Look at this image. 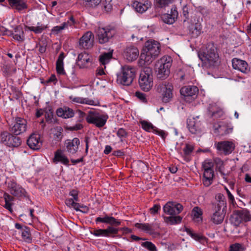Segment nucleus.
Segmentation results:
<instances>
[{
	"label": "nucleus",
	"instance_id": "f257e3e1",
	"mask_svg": "<svg viewBox=\"0 0 251 251\" xmlns=\"http://www.w3.org/2000/svg\"><path fill=\"white\" fill-rule=\"evenodd\" d=\"M202 66L208 68L216 66L218 63L219 55L217 48L213 44H208L205 49L198 53Z\"/></svg>",
	"mask_w": 251,
	"mask_h": 251
},
{
	"label": "nucleus",
	"instance_id": "f03ea898",
	"mask_svg": "<svg viewBox=\"0 0 251 251\" xmlns=\"http://www.w3.org/2000/svg\"><path fill=\"white\" fill-rule=\"evenodd\" d=\"M160 52V43L155 40H148L142 49L140 59L144 61V64L149 65L158 57Z\"/></svg>",
	"mask_w": 251,
	"mask_h": 251
},
{
	"label": "nucleus",
	"instance_id": "7ed1b4c3",
	"mask_svg": "<svg viewBox=\"0 0 251 251\" xmlns=\"http://www.w3.org/2000/svg\"><path fill=\"white\" fill-rule=\"evenodd\" d=\"M136 68L128 65L121 68V72L117 74V81L124 86L130 85L136 77Z\"/></svg>",
	"mask_w": 251,
	"mask_h": 251
},
{
	"label": "nucleus",
	"instance_id": "20e7f679",
	"mask_svg": "<svg viewBox=\"0 0 251 251\" xmlns=\"http://www.w3.org/2000/svg\"><path fill=\"white\" fill-rule=\"evenodd\" d=\"M172 63V59L169 56H164L158 61L156 64V72L158 78L163 79L169 75Z\"/></svg>",
	"mask_w": 251,
	"mask_h": 251
},
{
	"label": "nucleus",
	"instance_id": "39448f33",
	"mask_svg": "<svg viewBox=\"0 0 251 251\" xmlns=\"http://www.w3.org/2000/svg\"><path fill=\"white\" fill-rule=\"evenodd\" d=\"M139 84L141 89L144 91H149L153 86V76L151 68H145L140 74Z\"/></svg>",
	"mask_w": 251,
	"mask_h": 251
},
{
	"label": "nucleus",
	"instance_id": "423d86ee",
	"mask_svg": "<svg viewBox=\"0 0 251 251\" xmlns=\"http://www.w3.org/2000/svg\"><path fill=\"white\" fill-rule=\"evenodd\" d=\"M107 118V115L93 111H89L86 117V120L88 123L94 124L98 127L103 126Z\"/></svg>",
	"mask_w": 251,
	"mask_h": 251
},
{
	"label": "nucleus",
	"instance_id": "0eeeda50",
	"mask_svg": "<svg viewBox=\"0 0 251 251\" xmlns=\"http://www.w3.org/2000/svg\"><path fill=\"white\" fill-rule=\"evenodd\" d=\"M27 129V122L25 119L17 117L10 125L9 131L15 135H20L26 131Z\"/></svg>",
	"mask_w": 251,
	"mask_h": 251
},
{
	"label": "nucleus",
	"instance_id": "6e6552de",
	"mask_svg": "<svg viewBox=\"0 0 251 251\" xmlns=\"http://www.w3.org/2000/svg\"><path fill=\"white\" fill-rule=\"evenodd\" d=\"M78 192L75 190L73 189L69 192V196L72 197V198H68L65 200V203L66 205L70 207L73 208L76 211H83L82 210H80L79 208H83L85 211H88V208L86 206L80 205L79 203L77 202L79 201L78 198Z\"/></svg>",
	"mask_w": 251,
	"mask_h": 251
},
{
	"label": "nucleus",
	"instance_id": "1a4fd4ad",
	"mask_svg": "<svg viewBox=\"0 0 251 251\" xmlns=\"http://www.w3.org/2000/svg\"><path fill=\"white\" fill-rule=\"evenodd\" d=\"M97 36L99 43H107L115 34V30L109 27H99L96 30Z\"/></svg>",
	"mask_w": 251,
	"mask_h": 251
},
{
	"label": "nucleus",
	"instance_id": "9d476101",
	"mask_svg": "<svg viewBox=\"0 0 251 251\" xmlns=\"http://www.w3.org/2000/svg\"><path fill=\"white\" fill-rule=\"evenodd\" d=\"M180 93L186 101L191 102L197 98L199 89L196 86H186L181 88Z\"/></svg>",
	"mask_w": 251,
	"mask_h": 251
},
{
	"label": "nucleus",
	"instance_id": "9b49d317",
	"mask_svg": "<svg viewBox=\"0 0 251 251\" xmlns=\"http://www.w3.org/2000/svg\"><path fill=\"white\" fill-rule=\"evenodd\" d=\"M173 85L167 82L159 84L158 86V91L162 92V100L163 102L167 103L169 102L173 98Z\"/></svg>",
	"mask_w": 251,
	"mask_h": 251
},
{
	"label": "nucleus",
	"instance_id": "f8f14e48",
	"mask_svg": "<svg viewBox=\"0 0 251 251\" xmlns=\"http://www.w3.org/2000/svg\"><path fill=\"white\" fill-rule=\"evenodd\" d=\"M251 221V215L247 209L236 211L232 217V222L235 226H238L243 222Z\"/></svg>",
	"mask_w": 251,
	"mask_h": 251
},
{
	"label": "nucleus",
	"instance_id": "ddd939ff",
	"mask_svg": "<svg viewBox=\"0 0 251 251\" xmlns=\"http://www.w3.org/2000/svg\"><path fill=\"white\" fill-rule=\"evenodd\" d=\"M215 146L221 154L227 155L234 150L235 145L231 141H223L215 143Z\"/></svg>",
	"mask_w": 251,
	"mask_h": 251
},
{
	"label": "nucleus",
	"instance_id": "4468645a",
	"mask_svg": "<svg viewBox=\"0 0 251 251\" xmlns=\"http://www.w3.org/2000/svg\"><path fill=\"white\" fill-rule=\"evenodd\" d=\"M226 209L213 206L212 213L210 216V221L215 225L223 223L226 213Z\"/></svg>",
	"mask_w": 251,
	"mask_h": 251
},
{
	"label": "nucleus",
	"instance_id": "2eb2a0df",
	"mask_svg": "<svg viewBox=\"0 0 251 251\" xmlns=\"http://www.w3.org/2000/svg\"><path fill=\"white\" fill-rule=\"evenodd\" d=\"M163 211L166 214L174 216L179 214L183 210V206L176 202L168 201L163 206Z\"/></svg>",
	"mask_w": 251,
	"mask_h": 251
},
{
	"label": "nucleus",
	"instance_id": "dca6fc26",
	"mask_svg": "<svg viewBox=\"0 0 251 251\" xmlns=\"http://www.w3.org/2000/svg\"><path fill=\"white\" fill-rule=\"evenodd\" d=\"M8 188L10 194L14 197L20 198L26 196L25 190L13 180L8 182Z\"/></svg>",
	"mask_w": 251,
	"mask_h": 251
},
{
	"label": "nucleus",
	"instance_id": "f3484780",
	"mask_svg": "<svg viewBox=\"0 0 251 251\" xmlns=\"http://www.w3.org/2000/svg\"><path fill=\"white\" fill-rule=\"evenodd\" d=\"M94 36L91 31H87L79 39V45L80 48L88 49L93 45Z\"/></svg>",
	"mask_w": 251,
	"mask_h": 251
},
{
	"label": "nucleus",
	"instance_id": "a211bd4d",
	"mask_svg": "<svg viewBox=\"0 0 251 251\" xmlns=\"http://www.w3.org/2000/svg\"><path fill=\"white\" fill-rule=\"evenodd\" d=\"M118 229L112 226H108L106 229H95L91 231V233L96 237H109L111 234H116Z\"/></svg>",
	"mask_w": 251,
	"mask_h": 251
},
{
	"label": "nucleus",
	"instance_id": "6ab92c4d",
	"mask_svg": "<svg viewBox=\"0 0 251 251\" xmlns=\"http://www.w3.org/2000/svg\"><path fill=\"white\" fill-rule=\"evenodd\" d=\"M139 50L133 46L126 48L124 51V57L128 61L132 62L135 60L139 56Z\"/></svg>",
	"mask_w": 251,
	"mask_h": 251
},
{
	"label": "nucleus",
	"instance_id": "aec40b11",
	"mask_svg": "<svg viewBox=\"0 0 251 251\" xmlns=\"http://www.w3.org/2000/svg\"><path fill=\"white\" fill-rule=\"evenodd\" d=\"M232 65L233 69L238 70L242 73L247 74L250 71L248 64L245 60L234 58L232 60Z\"/></svg>",
	"mask_w": 251,
	"mask_h": 251
},
{
	"label": "nucleus",
	"instance_id": "412c9836",
	"mask_svg": "<svg viewBox=\"0 0 251 251\" xmlns=\"http://www.w3.org/2000/svg\"><path fill=\"white\" fill-rule=\"evenodd\" d=\"M79 144L80 141L77 138H75L73 140H67L65 143L67 151L72 154H75L77 151Z\"/></svg>",
	"mask_w": 251,
	"mask_h": 251
},
{
	"label": "nucleus",
	"instance_id": "4be33fe9",
	"mask_svg": "<svg viewBox=\"0 0 251 251\" xmlns=\"http://www.w3.org/2000/svg\"><path fill=\"white\" fill-rule=\"evenodd\" d=\"M27 144L32 150L39 149L42 146V142L40 140L39 135L31 134L27 140Z\"/></svg>",
	"mask_w": 251,
	"mask_h": 251
},
{
	"label": "nucleus",
	"instance_id": "5701e85b",
	"mask_svg": "<svg viewBox=\"0 0 251 251\" xmlns=\"http://www.w3.org/2000/svg\"><path fill=\"white\" fill-rule=\"evenodd\" d=\"M178 12L176 7L172 8L171 9L170 13L164 14L161 16V19L164 23L171 25L173 24L177 19Z\"/></svg>",
	"mask_w": 251,
	"mask_h": 251
},
{
	"label": "nucleus",
	"instance_id": "b1692460",
	"mask_svg": "<svg viewBox=\"0 0 251 251\" xmlns=\"http://www.w3.org/2000/svg\"><path fill=\"white\" fill-rule=\"evenodd\" d=\"M92 61L91 56L86 52H84L78 54L77 64L80 68H83L88 67L89 63Z\"/></svg>",
	"mask_w": 251,
	"mask_h": 251
},
{
	"label": "nucleus",
	"instance_id": "393cba45",
	"mask_svg": "<svg viewBox=\"0 0 251 251\" xmlns=\"http://www.w3.org/2000/svg\"><path fill=\"white\" fill-rule=\"evenodd\" d=\"M187 127L192 134H196L201 131L200 121L195 118H189L187 121Z\"/></svg>",
	"mask_w": 251,
	"mask_h": 251
},
{
	"label": "nucleus",
	"instance_id": "a878e982",
	"mask_svg": "<svg viewBox=\"0 0 251 251\" xmlns=\"http://www.w3.org/2000/svg\"><path fill=\"white\" fill-rule=\"evenodd\" d=\"M151 3L149 0L144 1H135L133 3V7L139 13H143L151 7Z\"/></svg>",
	"mask_w": 251,
	"mask_h": 251
},
{
	"label": "nucleus",
	"instance_id": "bb28decb",
	"mask_svg": "<svg viewBox=\"0 0 251 251\" xmlns=\"http://www.w3.org/2000/svg\"><path fill=\"white\" fill-rule=\"evenodd\" d=\"M53 160L55 163L60 162L65 165H68L69 163L68 158L61 150H58L56 151Z\"/></svg>",
	"mask_w": 251,
	"mask_h": 251
},
{
	"label": "nucleus",
	"instance_id": "cd10ccee",
	"mask_svg": "<svg viewBox=\"0 0 251 251\" xmlns=\"http://www.w3.org/2000/svg\"><path fill=\"white\" fill-rule=\"evenodd\" d=\"M208 112L212 117L218 118L223 115V112L217 103H211L208 107Z\"/></svg>",
	"mask_w": 251,
	"mask_h": 251
},
{
	"label": "nucleus",
	"instance_id": "c85d7f7f",
	"mask_svg": "<svg viewBox=\"0 0 251 251\" xmlns=\"http://www.w3.org/2000/svg\"><path fill=\"white\" fill-rule=\"evenodd\" d=\"M12 32V36L15 40L19 43H22L25 41V33L22 27L20 26H16Z\"/></svg>",
	"mask_w": 251,
	"mask_h": 251
},
{
	"label": "nucleus",
	"instance_id": "c756f323",
	"mask_svg": "<svg viewBox=\"0 0 251 251\" xmlns=\"http://www.w3.org/2000/svg\"><path fill=\"white\" fill-rule=\"evenodd\" d=\"M96 222L97 223L99 222L106 223L110 224L114 226H118L121 224V222L117 220L115 218L113 217L106 215L104 217H98L96 219Z\"/></svg>",
	"mask_w": 251,
	"mask_h": 251
},
{
	"label": "nucleus",
	"instance_id": "7c9ffc66",
	"mask_svg": "<svg viewBox=\"0 0 251 251\" xmlns=\"http://www.w3.org/2000/svg\"><path fill=\"white\" fill-rule=\"evenodd\" d=\"M56 114L59 117L67 119L73 117L74 115V112L73 109L70 108H60L57 109Z\"/></svg>",
	"mask_w": 251,
	"mask_h": 251
},
{
	"label": "nucleus",
	"instance_id": "2f4dec72",
	"mask_svg": "<svg viewBox=\"0 0 251 251\" xmlns=\"http://www.w3.org/2000/svg\"><path fill=\"white\" fill-rule=\"evenodd\" d=\"M213 176V170L204 171L202 181L205 186L208 187L212 184Z\"/></svg>",
	"mask_w": 251,
	"mask_h": 251
},
{
	"label": "nucleus",
	"instance_id": "473e14b6",
	"mask_svg": "<svg viewBox=\"0 0 251 251\" xmlns=\"http://www.w3.org/2000/svg\"><path fill=\"white\" fill-rule=\"evenodd\" d=\"M201 27L200 24H192L189 26V34L194 38L199 36L201 33Z\"/></svg>",
	"mask_w": 251,
	"mask_h": 251
},
{
	"label": "nucleus",
	"instance_id": "72a5a7b5",
	"mask_svg": "<svg viewBox=\"0 0 251 251\" xmlns=\"http://www.w3.org/2000/svg\"><path fill=\"white\" fill-rule=\"evenodd\" d=\"M70 99L74 102L81 103V104H86L91 105H95V102L93 100H90L88 98H84L78 97L70 96Z\"/></svg>",
	"mask_w": 251,
	"mask_h": 251
},
{
	"label": "nucleus",
	"instance_id": "f704fd0d",
	"mask_svg": "<svg viewBox=\"0 0 251 251\" xmlns=\"http://www.w3.org/2000/svg\"><path fill=\"white\" fill-rule=\"evenodd\" d=\"M64 58V53L61 52L60 53L56 63V71L59 74H64L63 60Z\"/></svg>",
	"mask_w": 251,
	"mask_h": 251
},
{
	"label": "nucleus",
	"instance_id": "c9c22d12",
	"mask_svg": "<svg viewBox=\"0 0 251 251\" xmlns=\"http://www.w3.org/2000/svg\"><path fill=\"white\" fill-rule=\"evenodd\" d=\"M135 226L151 234L154 231L153 224L136 223Z\"/></svg>",
	"mask_w": 251,
	"mask_h": 251
},
{
	"label": "nucleus",
	"instance_id": "e433bc0d",
	"mask_svg": "<svg viewBox=\"0 0 251 251\" xmlns=\"http://www.w3.org/2000/svg\"><path fill=\"white\" fill-rule=\"evenodd\" d=\"M12 133L7 131H4L1 133L0 135V142L5 145L9 147L11 140Z\"/></svg>",
	"mask_w": 251,
	"mask_h": 251
},
{
	"label": "nucleus",
	"instance_id": "4c0bfd02",
	"mask_svg": "<svg viewBox=\"0 0 251 251\" xmlns=\"http://www.w3.org/2000/svg\"><path fill=\"white\" fill-rule=\"evenodd\" d=\"M202 211L198 206L194 207L192 211V216L193 219L197 222L202 221Z\"/></svg>",
	"mask_w": 251,
	"mask_h": 251
},
{
	"label": "nucleus",
	"instance_id": "58836bf2",
	"mask_svg": "<svg viewBox=\"0 0 251 251\" xmlns=\"http://www.w3.org/2000/svg\"><path fill=\"white\" fill-rule=\"evenodd\" d=\"M217 202L213 204V206L219 207L221 206L222 208H226V202L225 196L222 194H218L216 196Z\"/></svg>",
	"mask_w": 251,
	"mask_h": 251
},
{
	"label": "nucleus",
	"instance_id": "ea45409f",
	"mask_svg": "<svg viewBox=\"0 0 251 251\" xmlns=\"http://www.w3.org/2000/svg\"><path fill=\"white\" fill-rule=\"evenodd\" d=\"M21 232L22 238L25 241L28 243L31 242L32 238L31 237L29 228L28 227L26 226H24V228Z\"/></svg>",
	"mask_w": 251,
	"mask_h": 251
},
{
	"label": "nucleus",
	"instance_id": "a19ab883",
	"mask_svg": "<svg viewBox=\"0 0 251 251\" xmlns=\"http://www.w3.org/2000/svg\"><path fill=\"white\" fill-rule=\"evenodd\" d=\"M140 123L143 129L147 131H152L153 132L154 130H156V127L150 122L143 120L141 121Z\"/></svg>",
	"mask_w": 251,
	"mask_h": 251
},
{
	"label": "nucleus",
	"instance_id": "79ce46f5",
	"mask_svg": "<svg viewBox=\"0 0 251 251\" xmlns=\"http://www.w3.org/2000/svg\"><path fill=\"white\" fill-rule=\"evenodd\" d=\"M174 216L165 217V222L171 225L180 223L182 220V218L179 216Z\"/></svg>",
	"mask_w": 251,
	"mask_h": 251
},
{
	"label": "nucleus",
	"instance_id": "37998d69",
	"mask_svg": "<svg viewBox=\"0 0 251 251\" xmlns=\"http://www.w3.org/2000/svg\"><path fill=\"white\" fill-rule=\"evenodd\" d=\"M112 52L109 51L108 52L104 53L100 55V56L99 60L101 64L105 65V64L109 62L110 60L112 58Z\"/></svg>",
	"mask_w": 251,
	"mask_h": 251
},
{
	"label": "nucleus",
	"instance_id": "c03bdc74",
	"mask_svg": "<svg viewBox=\"0 0 251 251\" xmlns=\"http://www.w3.org/2000/svg\"><path fill=\"white\" fill-rule=\"evenodd\" d=\"M9 1L18 10H22L26 7L25 3L22 0H9Z\"/></svg>",
	"mask_w": 251,
	"mask_h": 251
},
{
	"label": "nucleus",
	"instance_id": "a18cd8bd",
	"mask_svg": "<svg viewBox=\"0 0 251 251\" xmlns=\"http://www.w3.org/2000/svg\"><path fill=\"white\" fill-rule=\"evenodd\" d=\"M186 231L188 234L191 236L192 238L199 242L204 241L205 238L201 234H199L196 233H194L190 229L186 228Z\"/></svg>",
	"mask_w": 251,
	"mask_h": 251
},
{
	"label": "nucleus",
	"instance_id": "49530a36",
	"mask_svg": "<svg viewBox=\"0 0 251 251\" xmlns=\"http://www.w3.org/2000/svg\"><path fill=\"white\" fill-rule=\"evenodd\" d=\"M214 127L215 128V130L222 135L226 134L229 133V130L226 126L218 124L214 125Z\"/></svg>",
	"mask_w": 251,
	"mask_h": 251
},
{
	"label": "nucleus",
	"instance_id": "de8ad7c7",
	"mask_svg": "<svg viewBox=\"0 0 251 251\" xmlns=\"http://www.w3.org/2000/svg\"><path fill=\"white\" fill-rule=\"evenodd\" d=\"M11 138V140L9 147H17L21 145L22 141L21 139L19 137L14 136L12 134Z\"/></svg>",
	"mask_w": 251,
	"mask_h": 251
},
{
	"label": "nucleus",
	"instance_id": "09e8293b",
	"mask_svg": "<svg viewBox=\"0 0 251 251\" xmlns=\"http://www.w3.org/2000/svg\"><path fill=\"white\" fill-rule=\"evenodd\" d=\"M245 247L241 244L235 243L231 244L229 249V251H245Z\"/></svg>",
	"mask_w": 251,
	"mask_h": 251
},
{
	"label": "nucleus",
	"instance_id": "8fccbe9b",
	"mask_svg": "<svg viewBox=\"0 0 251 251\" xmlns=\"http://www.w3.org/2000/svg\"><path fill=\"white\" fill-rule=\"evenodd\" d=\"M141 245L150 251H157L155 246L151 242L147 241L142 242Z\"/></svg>",
	"mask_w": 251,
	"mask_h": 251
},
{
	"label": "nucleus",
	"instance_id": "3c124183",
	"mask_svg": "<svg viewBox=\"0 0 251 251\" xmlns=\"http://www.w3.org/2000/svg\"><path fill=\"white\" fill-rule=\"evenodd\" d=\"M215 163L216 164V167L219 172H223L224 170V166L223 161L219 158H217L215 159Z\"/></svg>",
	"mask_w": 251,
	"mask_h": 251
},
{
	"label": "nucleus",
	"instance_id": "603ef678",
	"mask_svg": "<svg viewBox=\"0 0 251 251\" xmlns=\"http://www.w3.org/2000/svg\"><path fill=\"white\" fill-rule=\"evenodd\" d=\"M29 30L33 31L36 34L41 33L44 29V27L42 26H27L26 27Z\"/></svg>",
	"mask_w": 251,
	"mask_h": 251
},
{
	"label": "nucleus",
	"instance_id": "864d4df0",
	"mask_svg": "<svg viewBox=\"0 0 251 251\" xmlns=\"http://www.w3.org/2000/svg\"><path fill=\"white\" fill-rule=\"evenodd\" d=\"M85 1L87 6L95 7L100 3L101 0H85Z\"/></svg>",
	"mask_w": 251,
	"mask_h": 251
},
{
	"label": "nucleus",
	"instance_id": "5fc2aeb1",
	"mask_svg": "<svg viewBox=\"0 0 251 251\" xmlns=\"http://www.w3.org/2000/svg\"><path fill=\"white\" fill-rule=\"evenodd\" d=\"M76 23V21L74 19V17L71 16L69 20L66 22H64L62 24L64 27L65 28L67 27L68 26H71L75 25Z\"/></svg>",
	"mask_w": 251,
	"mask_h": 251
},
{
	"label": "nucleus",
	"instance_id": "6e6d98bb",
	"mask_svg": "<svg viewBox=\"0 0 251 251\" xmlns=\"http://www.w3.org/2000/svg\"><path fill=\"white\" fill-rule=\"evenodd\" d=\"M213 164L211 161H205L202 164V168L204 171L213 170Z\"/></svg>",
	"mask_w": 251,
	"mask_h": 251
},
{
	"label": "nucleus",
	"instance_id": "4d7b16f0",
	"mask_svg": "<svg viewBox=\"0 0 251 251\" xmlns=\"http://www.w3.org/2000/svg\"><path fill=\"white\" fill-rule=\"evenodd\" d=\"M45 118L47 122L49 123H51L55 121V120L53 118V113L50 111L46 113Z\"/></svg>",
	"mask_w": 251,
	"mask_h": 251
},
{
	"label": "nucleus",
	"instance_id": "13d9d810",
	"mask_svg": "<svg viewBox=\"0 0 251 251\" xmlns=\"http://www.w3.org/2000/svg\"><path fill=\"white\" fill-rule=\"evenodd\" d=\"M12 31L9 30L3 26L0 27V35L2 34L3 35L11 36H12Z\"/></svg>",
	"mask_w": 251,
	"mask_h": 251
},
{
	"label": "nucleus",
	"instance_id": "bf43d9fd",
	"mask_svg": "<svg viewBox=\"0 0 251 251\" xmlns=\"http://www.w3.org/2000/svg\"><path fill=\"white\" fill-rule=\"evenodd\" d=\"M160 205L159 204H155L153 207L150 208V212L152 215H155L160 210Z\"/></svg>",
	"mask_w": 251,
	"mask_h": 251
},
{
	"label": "nucleus",
	"instance_id": "052dcab7",
	"mask_svg": "<svg viewBox=\"0 0 251 251\" xmlns=\"http://www.w3.org/2000/svg\"><path fill=\"white\" fill-rule=\"evenodd\" d=\"M135 96L137 97L141 101L147 102L146 95L144 93L137 91L135 93Z\"/></svg>",
	"mask_w": 251,
	"mask_h": 251
},
{
	"label": "nucleus",
	"instance_id": "680f3d73",
	"mask_svg": "<svg viewBox=\"0 0 251 251\" xmlns=\"http://www.w3.org/2000/svg\"><path fill=\"white\" fill-rule=\"evenodd\" d=\"M156 2L161 7H163L167 5L168 4L171 3L173 0H156Z\"/></svg>",
	"mask_w": 251,
	"mask_h": 251
},
{
	"label": "nucleus",
	"instance_id": "e2e57ef3",
	"mask_svg": "<svg viewBox=\"0 0 251 251\" xmlns=\"http://www.w3.org/2000/svg\"><path fill=\"white\" fill-rule=\"evenodd\" d=\"M193 150V147L190 145H186L183 149V151L186 155L190 154Z\"/></svg>",
	"mask_w": 251,
	"mask_h": 251
},
{
	"label": "nucleus",
	"instance_id": "0e129e2a",
	"mask_svg": "<svg viewBox=\"0 0 251 251\" xmlns=\"http://www.w3.org/2000/svg\"><path fill=\"white\" fill-rule=\"evenodd\" d=\"M75 114L78 117L80 122L83 120L86 116L85 113L80 110H77L75 112Z\"/></svg>",
	"mask_w": 251,
	"mask_h": 251
},
{
	"label": "nucleus",
	"instance_id": "69168bd1",
	"mask_svg": "<svg viewBox=\"0 0 251 251\" xmlns=\"http://www.w3.org/2000/svg\"><path fill=\"white\" fill-rule=\"evenodd\" d=\"M117 135L120 138H124L126 136L127 133L124 129L121 128L118 130Z\"/></svg>",
	"mask_w": 251,
	"mask_h": 251
},
{
	"label": "nucleus",
	"instance_id": "338daca9",
	"mask_svg": "<svg viewBox=\"0 0 251 251\" xmlns=\"http://www.w3.org/2000/svg\"><path fill=\"white\" fill-rule=\"evenodd\" d=\"M226 190L229 201L231 202L232 204H234V202H235L234 196L231 194V193L230 192V191L227 188H226Z\"/></svg>",
	"mask_w": 251,
	"mask_h": 251
},
{
	"label": "nucleus",
	"instance_id": "774afa93",
	"mask_svg": "<svg viewBox=\"0 0 251 251\" xmlns=\"http://www.w3.org/2000/svg\"><path fill=\"white\" fill-rule=\"evenodd\" d=\"M3 198L5 201L9 202L12 201H14V198L13 196L10 195L9 194L5 193L3 195Z\"/></svg>",
	"mask_w": 251,
	"mask_h": 251
}]
</instances>
